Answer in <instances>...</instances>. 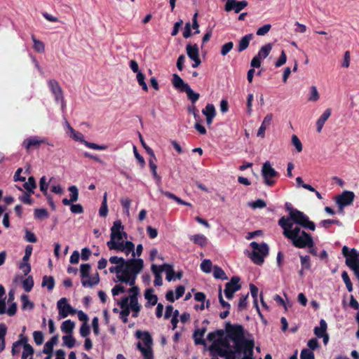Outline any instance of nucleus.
I'll return each mask as SVG.
<instances>
[{
    "label": "nucleus",
    "mask_w": 359,
    "mask_h": 359,
    "mask_svg": "<svg viewBox=\"0 0 359 359\" xmlns=\"http://www.w3.org/2000/svg\"><path fill=\"white\" fill-rule=\"evenodd\" d=\"M278 225L283 229V235L292 241V245L297 248H305L306 245H312L313 238L299 226L293 227V223L282 217L278 220Z\"/></svg>",
    "instance_id": "nucleus-1"
},
{
    "label": "nucleus",
    "mask_w": 359,
    "mask_h": 359,
    "mask_svg": "<svg viewBox=\"0 0 359 359\" xmlns=\"http://www.w3.org/2000/svg\"><path fill=\"white\" fill-rule=\"evenodd\" d=\"M143 268L144 261L142 259L131 258L126 259L122 275L118 277V280L129 285H134L137 275L142 271Z\"/></svg>",
    "instance_id": "nucleus-2"
},
{
    "label": "nucleus",
    "mask_w": 359,
    "mask_h": 359,
    "mask_svg": "<svg viewBox=\"0 0 359 359\" xmlns=\"http://www.w3.org/2000/svg\"><path fill=\"white\" fill-rule=\"evenodd\" d=\"M250 246L253 250L250 255V258L253 263L257 265H262L264 262V257L269 253L268 245L265 243L259 244L253 241L250 243Z\"/></svg>",
    "instance_id": "nucleus-3"
},
{
    "label": "nucleus",
    "mask_w": 359,
    "mask_h": 359,
    "mask_svg": "<svg viewBox=\"0 0 359 359\" xmlns=\"http://www.w3.org/2000/svg\"><path fill=\"white\" fill-rule=\"evenodd\" d=\"M289 221H292L293 223L297 224L303 228L309 229L311 231L316 229V224L313 222L309 220V217L303 212L297 210L291 214V217H286Z\"/></svg>",
    "instance_id": "nucleus-4"
},
{
    "label": "nucleus",
    "mask_w": 359,
    "mask_h": 359,
    "mask_svg": "<svg viewBox=\"0 0 359 359\" xmlns=\"http://www.w3.org/2000/svg\"><path fill=\"white\" fill-rule=\"evenodd\" d=\"M262 176L264 184L268 187H271L276 183V179L279 177L280 174L273 168H272L269 161H266L262 165Z\"/></svg>",
    "instance_id": "nucleus-5"
},
{
    "label": "nucleus",
    "mask_w": 359,
    "mask_h": 359,
    "mask_svg": "<svg viewBox=\"0 0 359 359\" xmlns=\"http://www.w3.org/2000/svg\"><path fill=\"white\" fill-rule=\"evenodd\" d=\"M342 255L346 257V264L349 268H355L356 264H359V252L355 248L349 250V248L344 245L342 248Z\"/></svg>",
    "instance_id": "nucleus-6"
},
{
    "label": "nucleus",
    "mask_w": 359,
    "mask_h": 359,
    "mask_svg": "<svg viewBox=\"0 0 359 359\" xmlns=\"http://www.w3.org/2000/svg\"><path fill=\"white\" fill-rule=\"evenodd\" d=\"M355 194L351 191H344L336 197V203L339 207V211L343 212L344 208L353 203Z\"/></svg>",
    "instance_id": "nucleus-7"
},
{
    "label": "nucleus",
    "mask_w": 359,
    "mask_h": 359,
    "mask_svg": "<svg viewBox=\"0 0 359 359\" xmlns=\"http://www.w3.org/2000/svg\"><path fill=\"white\" fill-rule=\"evenodd\" d=\"M57 307L59 311V315L61 318H65L69 314L74 315L76 310L68 304L67 299L65 297L61 298L57 303Z\"/></svg>",
    "instance_id": "nucleus-8"
},
{
    "label": "nucleus",
    "mask_w": 359,
    "mask_h": 359,
    "mask_svg": "<svg viewBox=\"0 0 359 359\" xmlns=\"http://www.w3.org/2000/svg\"><path fill=\"white\" fill-rule=\"evenodd\" d=\"M49 88L52 93L54 95L56 101H61L62 107L65 106V100L63 96V91L58 83L55 79H50L48 82Z\"/></svg>",
    "instance_id": "nucleus-9"
},
{
    "label": "nucleus",
    "mask_w": 359,
    "mask_h": 359,
    "mask_svg": "<svg viewBox=\"0 0 359 359\" xmlns=\"http://www.w3.org/2000/svg\"><path fill=\"white\" fill-rule=\"evenodd\" d=\"M68 127L70 130L74 133L73 138L76 140H79L81 143H83L86 147L89 149H96V150H106L108 147L105 144L100 145L95 143L88 142L85 140H83V135L80 133H76V131L70 126L68 123Z\"/></svg>",
    "instance_id": "nucleus-10"
},
{
    "label": "nucleus",
    "mask_w": 359,
    "mask_h": 359,
    "mask_svg": "<svg viewBox=\"0 0 359 359\" xmlns=\"http://www.w3.org/2000/svg\"><path fill=\"white\" fill-rule=\"evenodd\" d=\"M46 140L45 138L39 136H31L25 139L22 145L29 152L30 149H38L41 144L46 142Z\"/></svg>",
    "instance_id": "nucleus-11"
},
{
    "label": "nucleus",
    "mask_w": 359,
    "mask_h": 359,
    "mask_svg": "<svg viewBox=\"0 0 359 359\" xmlns=\"http://www.w3.org/2000/svg\"><path fill=\"white\" fill-rule=\"evenodd\" d=\"M248 3L247 1L243 0L241 1H231L229 2H226L224 6V11L226 12H230L231 11H234L236 13H240L244 8L248 6Z\"/></svg>",
    "instance_id": "nucleus-12"
},
{
    "label": "nucleus",
    "mask_w": 359,
    "mask_h": 359,
    "mask_svg": "<svg viewBox=\"0 0 359 359\" xmlns=\"http://www.w3.org/2000/svg\"><path fill=\"white\" fill-rule=\"evenodd\" d=\"M135 337L140 339L143 342V346H152L153 339L148 331L137 330L135 332Z\"/></svg>",
    "instance_id": "nucleus-13"
},
{
    "label": "nucleus",
    "mask_w": 359,
    "mask_h": 359,
    "mask_svg": "<svg viewBox=\"0 0 359 359\" xmlns=\"http://www.w3.org/2000/svg\"><path fill=\"white\" fill-rule=\"evenodd\" d=\"M241 278L238 276H233L230 281L225 284V289L229 292H232L235 293L238 291L241 288V285L240 284Z\"/></svg>",
    "instance_id": "nucleus-14"
},
{
    "label": "nucleus",
    "mask_w": 359,
    "mask_h": 359,
    "mask_svg": "<svg viewBox=\"0 0 359 359\" xmlns=\"http://www.w3.org/2000/svg\"><path fill=\"white\" fill-rule=\"evenodd\" d=\"M137 349H138L143 357V359H154V351L152 346H143L140 341L137 343Z\"/></svg>",
    "instance_id": "nucleus-15"
},
{
    "label": "nucleus",
    "mask_w": 359,
    "mask_h": 359,
    "mask_svg": "<svg viewBox=\"0 0 359 359\" xmlns=\"http://www.w3.org/2000/svg\"><path fill=\"white\" fill-rule=\"evenodd\" d=\"M210 352L212 356L219 355L224 357L226 355L227 349L222 348L217 341H215L209 347Z\"/></svg>",
    "instance_id": "nucleus-16"
},
{
    "label": "nucleus",
    "mask_w": 359,
    "mask_h": 359,
    "mask_svg": "<svg viewBox=\"0 0 359 359\" xmlns=\"http://www.w3.org/2000/svg\"><path fill=\"white\" fill-rule=\"evenodd\" d=\"M332 113L330 108L325 110L323 114L319 117L316 121V130L318 133H320L325 121L329 118Z\"/></svg>",
    "instance_id": "nucleus-17"
},
{
    "label": "nucleus",
    "mask_w": 359,
    "mask_h": 359,
    "mask_svg": "<svg viewBox=\"0 0 359 359\" xmlns=\"http://www.w3.org/2000/svg\"><path fill=\"white\" fill-rule=\"evenodd\" d=\"M273 115L271 114H267L262 121L258 132H257V136L264 137L265 135V130L266 128L270 126L271 121H272Z\"/></svg>",
    "instance_id": "nucleus-18"
},
{
    "label": "nucleus",
    "mask_w": 359,
    "mask_h": 359,
    "mask_svg": "<svg viewBox=\"0 0 359 359\" xmlns=\"http://www.w3.org/2000/svg\"><path fill=\"white\" fill-rule=\"evenodd\" d=\"M172 83L173 86L176 89H180L181 91L184 92L187 90V88L189 87V86L184 83L182 78L177 75V74H174L172 75Z\"/></svg>",
    "instance_id": "nucleus-19"
},
{
    "label": "nucleus",
    "mask_w": 359,
    "mask_h": 359,
    "mask_svg": "<svg viewBox=\"0 0 359 359\" xmlns=\"http://www.w3.org/2000/svg\"><path fill=\"white\" fill-rule=\"evenodd\" d=\"M253 38L252 34H248L245 35L243 37L241 38V39L239 41L238 45V51L239 53H241L246 50L250 44V41Z\"/></svg>",
    "instance_id": "nucleus-20"
},
{
    "label": "nucleus",
    "mask_w": 359,
    "mask_h": 359,
    "mask_svg": "<svg viewBox=\"0 0 359 359\" xmlns=\"http://www.w3.org/2000/svg\"><path fill=\"white\" fill-rule=\"evenodd\" d=\"M205 332V327H203L202 329H197L194 331L193 337L196 345H205V341L203 339V335Z\"/></svg>",
    "instance_id": "nucleus-21"
},
{
    "label": "nucleus",
    "mask_w": 359,
    "mask_h": 359,
    "mask_svg": "<svg viewBox=\"0 0 359 359\" xmlns=\"http://www.w3.org/2000/svg\"><path fill=\"white\" fill-rule=\"evenodd\" d=\"M189 240L194 244L201 248L205 247L208 244L207 238L203 234H194L189 236Z\"/></svg>",
    "instance_id": "nucleus-22"
},
{
    "label": "nucleus",
    "mask_w": 359,
    "mask_h": 359,
    "mask_svg": "<svg viewBox=\"0 0 359 359\" xmlns=\"http://www.w3.org/2000/svg\"><path fill=\"white\" fill-rule=\"evenodd\" d=\"M154 292V290L152 288H149L145 290L144 297L148 301L146 304V306H149L150 305L154 306L157 304L158 297L156 294H152Z\"/></svg>",
    "instance_id": "nucleus-23"
},
{
    "label": "nucleus",
    "mask_w": 359,
    "mask_h": 359,
    "mask_svg": "<svg viewBox=\"0 0 359 359\" xmlns=\"http://www.w3.org/2000/svg\"><path fill=\"white\" fill-rule=\"evenodd\" d=\"M151 271L154 274V285L161 286L163 285V279L161 273H162V269H160L158 266L156 264L151 265Z\"/></svg>",
    "instance_id": "nucleus-24"
},
{
    "label": "nucleus",
    "mask_w": 359,
    "mask_h": 359,
    "mask_svg": "<svg viewBox=\"0 0 359 359\" xmlns=\"http://www.w3.org/2000/svg\"><path fill=\"white\" fill-rule=\"evenodd\" d=\"M125 242L122 241H109L107 243V245L109 250H115L122 252L125 250Z\"/></svg>",
    "instance_id": "nucleus-25"
},
{
    "label": "nucleus",
    "mask_w": 359,
    "mask_h": 359,
    "mask_svg": "<svg viewBox=\"0 0 359 359\" xmlns=\"http://www.w3.org/2000/svg\"><path fill=\"white\" fill-rule=\"evenodd\" d=\"M327 328V323L325 320L321 319L320 320V327H315L313 332L314 334L318 337V338H321V337H323V334H326Z\"/></svg>",
    "instance_id": "nucleus-26"
},
{
    "label": "nucleus",
    "mask_w": 359,
    "mask_h": 359,
    "mask_svg": "<svg viewBox=\"0 0 359 359\" xmlns=\"http://www.w3.org/2000/svg\"><path fill=\"white\" fill-rule=\"evenodd\" d=\"M188 57L192 60L199 56V49L197 44H188L186 47Z\"/></svg>",
    "instance_id": "nucleus-27"
},
{
    "label": "nucleus",
    "mask_w": 359,
    "mask_h": 359,
    "mask_svg": "<svg viewBox=\"0 0 359 359\" xmlns=\"http://www.w3.org/2000/svg\"><path fill=\"white\" fill-rule=\"evenodd\" d=\"M75 327V323L71 320H67L62 323L61 330L67 334H72Z\"/></svg>",
    "instance_id": "nucleus-28"
},
{
    "label": "nucleus",
    "mask_w": 359,
    "mask_h": 359,
    "mask_svg": "<svg viewBox=\"0 0 359 359\" xmlns=\"http://www.w3.org/2000/svg\"><path fill=\"white\" fill-rule=\"evenodd\" d=\"M88 278V280H81V283L83 287H92L97 285L100 282V276L97 272L93 277Z\"/></svg>",
    "instance_id": "nucleus-29"
},
{
    "label": "nucleus",
    "mask_w": 359,
    "mask_h": 359,
    "mask_svg": "<svg viewBox=\"0 0 359 359\" xmlns=\"http://www.w3.org/2000/svg\"><path fill=\"white\" fill-rule=\"evenodd\" d=\"M158 267L160 269H162V272L164 271L166 272V280L171 281L175 274L172 266L168 264H163L161 266H158Z\"/></svg>",
    "instance_id": "nucleus-30"
},
{
    "label": "nucleus",
    "mask_w": 359,
    "mask_h": 359,
    "mask_svg": "<svg viewBox=\"0 0 359 359\" xmlns=\"http://www.w3.org/2000/svg\"><path fill=\"white\" fill-rule=\"evenodd\" d=\"M29 258V257L24 255L22 262L19 265V268L22 270L25 276H27L31 271V265L28 263Z\"/></svg>",
    "instance_id": "nucleus-31"
},
{
    "label": "nucleus",
    "mask_w": 359,
    "mask_h": 359,
    "mask_svg": "<svg viewBox=\"0 0 359 359\" xmlns=\"http://www.w3.org/2000/svg\"><path fill=\"white\" fill-rule=\"evenodd\" d=\"M250 289L251 295L253 298V302H254L255 306H256L257 311L259 313V316H262L261 311L259 310V308L258 306V304H257V294H258L259 290H258L257 287L255 286L254 284L250 285Z\"/></svg>",
    "instance_id": "nucleus-32"
},
{
    "label": "nucleus",
    "mask_w": 359,
    "mask_h": 359,
    "mask_svg": "<svg viewBox=\"0 0 359 359\" xmlns=\"http://www.w3.org/2000/svg\"><path fill=\"white\" fill-rule=\"evenodd\" d=\"M161 192L164 196H165L166 197H168V198H170V199H172V200L175 201H176L177 203H179V204L184 205L191 206V203L184 201H183V200H182L180 198H179L178 196H175L174 194H172V193H171V192H169V191H163V190H161Z\"/></svg>",
    "instance_id": "nucleus-33"
},
{
    "label": "nucleus",
    "mask_w": 359,
    "mask_h": 359,
    "mask_svg": "<svg viewBox=\"0 0 359 359\" xmlns=\"http://www.w3.org/2000/svg\"><path fill=\"white\" fill-rule=\"evenodd\" d=\"M42 286L47 287V289L50 291L55 287V280L53 276H44L42 280Z\"/></svg>",
    "instance_id": "nucleus-34"
},
{
    "label": "nucleus",
    "mask_w": 359,
    "mask_h": 359,
    "mask_svg": "<svg viewBox=\"0 0 359 359\" xmlns=\"http://www.w3.org/2000/svg\"><path fill=\"white\" fill-rule=\"evenodd\" d=\"M107 196V192H105L104 194L103 200L102 202L101 207L99 210V215L100 217H105L108 213Z\"/></svg>",
    "instance_id": "nucleus-35"
},
{
    "label": "nucleus",
    "mask_w": 359,
    "mask_h": 359,
    "mask_svg": "<svg viewBox=\"0 0 359 359\" xmlns=\"http://www.w3.org/2000/svg\"><path fill=\"white\" fill-rule=\"evenodd\" d=\"M271 49L272 45L267 43L260 48L257 55H258L259 57H262V59H264L269 55Z\"/></svg>",
    "instance_id": "nucleus-36"
},
{
    "label": "nucleus",
    "mask_w": 359,
    "mask_h": 359,
    "mask_svg": "<svg viewBox=\"0 0 359 359\" xmlns=\"http://www.w3.org/2000/svg\"><path fill=\"white\" fill-rule=\"evenodd\" d=\"M202 113L205 117H215L216 110L214 104H208L202 110Z\"/></svg>",
    "instance_id": "nucleus-37"
},
{
    "label": "nucleus",
    "mask_w": 359,
    "mask_h": 359,
    "mask_svg": "<svg viewBox=\"0 0 359 359\" xmlns=\"http://www.w3.org/2000/svg\"><path fill=\"white\" fill-rule=\"evenodd\" d=\"M213 276L217 279L227 280L228 277L224 273V270L218 266H215L213 268Z\"/></svg>",
    "instance_id": "nucleus-38"
},
{
    "label": "nucleus",
    "mask_w": 359,
    "mask_h": 359,
    "mask_svg": "<svg viewBox=\"0 0 359 359\" xmlns=\"http://www.w3.org/2000/svg\"><path fill=\"white\" fill-rule=\"evenodd\" d=\"M32 39L34 43V46H33L34 49L38 53H44V51H45L44 43L42 41L36 39V38L35 37V36L34 34L32 35Z\"/></svg>",
    "instance_id": "nucleus-39"
},
{
    "label": "nucleus",
    "mask_w": 359,
    "mask_h": 359,
    "mask_svg": "<svg viewBox=\"0 0 359 359\" xmlns=\"http://www.w3.org/2000/svg\"><path fill=\"white\" fill-rule=\"evenodd\" d=\"M224 332L222 330H217L216 331L211 332L208 333L207 336V339L210 341H217L216 338L220 339L224 336Z\"/></svg>",
    "instance_id": "nucleus-40"
},
{
    "label": "nucleus",
    "mask_w": 359,
    "mask_h": 359,
    "mask_svg": "<svg viewBox=\"0 0 359 359\" xmlns=\"http://www.w3.org/2000/svg\"><path fill=\"white\" fill-rule=\"evenodd\" d=\"M34 215L36 219L42 220L49 217V213L47 210L44 208H36L34 210Z\"/></svg>",
    "instance_id": "nucleus-41"
},
{
    "label": "nucleus",
    "mask_w": 359,
    "mask_h": 359,
    "mask_svg": "<svg viewBox=\"0 0 359 359\" xmlns=\"http://www.w3.org/2000/svg\"><path fill=\"white\" fill-rule=\"evenodd\" d=\"M34 279L32 276H28L23 281H22V287L23 289L29 292L32 290L34 287Z\"/></svg>",
    "instance_id": "nucleus-42"
},
{
    "label": "nucleus",
    "mask_w": 359,
    "mask_h": 359,
    "mask_svg": "<svg viewBox=\"0 0 359 359\" xmlns=\"http://www.w3.org/2000/svg\"><path fill=\"white\" fill-rule=\"evenodd\" d=\"M90 265L89 264H82L80 266V274L81 280L90 278Z\"/></svg>",
    "instance_id": "nucleus-43"
},
{
    "label": "nucleus",
    "mask_w": 359,
    "mask_h": 359,
    "mask_svg": "<svg viewBox=\"0 0 359 359\" xmlns=\"http://www.w3.org/2000/svg\"><path fill=\"white\" fill-rule=\"evenodd\" d=\"M63 345L69 348H72L75 346L76 339L72 334H67L62 337Z\"/></svg>",
    "instance_id": "nucleus-44"
},
{
    "label": "nucleus",
    "mask_w": 359,
    "mask_h": 359,
    "mask_svg": "<svg viewBox=\"0 0 359 359\" xmlns=\"http://www.w3.org/2000/svg\"><path fill=\"white\" fill-rule=\"evenodd\" d=\"M187 93V95L189 100L194 104L200 97V95L198 93H195L190 86L187 88V90L184 91Z\"/></svg>",
    "instance_id": "nucleus-45"
},
{
    "label": "nucleus",
    "mask_w": 359,
    "mask_h": 359,
    "mask_svg": "<svg viewBox=\"0 0 359 359\" xmlns=\"http://www.w3.org/2000/svg\"><path fill=\"white\" fill-rule=\"evenodd\" d=\"M20 299L22 301V309H29V310H31L34 308V304L29 301L27 295H26V294L21 295Z\"/></svg>",
    "instance_id": "nucleus-46"
},
{
    "label": "nucleus",
    "mask_w": 359,
    "mask_h": 359,
    "mask_svg": "<svg viewBox=\"0 0 359 359\" xmlns=\"http://www.w3.org/2000/svg\"><path fill=\"white\" fill-rule=\"evenodd\" d=\"M34 353L33 347L30 344H25V347H23L21 359H27L28 356L32 357Z\"/></svg>",
    "instance_id": "nucleus-47"
},
{
    "label": "nucleus",
    "mask_w": 359,
    "mask_h": 359,
    "mask_svg": "<svg viewBox=\"0 0 359 359\" xmlns=\"http://www.w3.org/2000/svg\"><path fill=\"white\" fill-rule=\"evenodd\" d=\"M341 278H342V280H343V281L344 282V283L346 285V287L348 291L349 292H352L353 291V285H352V283H351V279L349 278V276H348V273L346 271L342 272Z\"/></svg>",
    "instance_id": "nucleus-48"
},
{
    "label": "nucleus",
    "mask_w": 359,
    "mask_h": 359,
    "mask_svg": "<svg viewBox=\"0 0 359 359\" xmlns=\"http://www.w3.org/2000/svg\"><path fill=\"white\" fill-rule=\"evenodd\" d=\"M68 190L70 191V201L72 203L77 201L79 198L78 188L75 185H72L68 188Z\"/></svg>",
    "instance_id": "nucleus-49"
},
{
    "label": "nucleus",
    "mask_w": 359,
    "mask_h": 359,
    "mask_svg": "<svg viewBox=\"0 0 359 359\" xmlns=\"http://www.w3.org/2000/svg\"><path fill=\"white\" fill-rule=\"evenodd\" d=\"M144 79H145V76L143 73L138 72L137 74V80L139 85L142 87V88L144 91H147L148 87H147V83L144 81Z\"/></svg>",
    "instance_id": "nucleus-50"
},
{
    "label": "nucleus",
    "mask_w": 359,
    "mask_h": 359,
    "mask_svg": "<svg viewBox=\"0 0 359 359\" xmlns=\"http://www.w3.org/2000/svg\"><path fill=\"white\" fill-rule=\"evenodd\" d=\"M130 307L133 312L139 313L141 309V306L138 303L137 298H130Z\"/></svg>",
    "instance_id": "nucleus-51"
},
{
    "label": "nucleus",
    "mask_w": 359,
    "mask_h": 359,
    "mask_svg": "<svg viewBox=\"0 0 359 359\" xmlns=\"http://www.w3.org/2000/svg\"><path fill=\"white\" fill-rule=\"evenodd\" d=\"M120 203L124 210V212L129 215L130 208L131 205V200L128 198H121L120 200Z\"/></svg>",
    "instance_id": "nucleus-52"
},
{
    "label": "nucleus",
    "mask_w": 359,
    "mask_h": 359,
    "mask_svg": "<svg viewBox=\"0 0 359 359\" xmlns=\"http://www.w3.org/2000/svg\"><path fill=\"white\" fill-rule=\"evenodd\" d=\"M48 184L49 182H46V177L45 176L41 177L39 181V188L43 195H46V193H48Z\"/></svg>",
    "instance_id": "nucleus-53"
},
{
    "label": "nucleus",
    "mask_w": 359,
    "mask_h": 359,
    "mask_svg": "<svg viewBox=\"0 0 359 359\" xmlns=\"http://www.w3.org/2000/svg\"><path fill=\"white\" fill-rule=\"evenodd\" d=\"M212 266V262L210 259H204L201 264V269L205 273H210Z\"/></svg>",
    "instance_id": "nucleus-54"
},
{
    "label": "nucleus",
    "mask_w": 359,
    "mask_h": 359,
    "mask_svg": "<svg viewBox=\"0 0 359 359\" xmlns=\"http://www.w3.org/2000/svg\"><path fill=\"white\" fill-rule=\"evenodd\" d=\"M23 187L25 189H35L36 187V181H35V179L33 176H30L29 178H28V180L27 182H25L23 184Z\"/></svg>",
    "instance_id": "nucleus-55"
},
{
    "label": "nucleus",
    "mask_w": 359,
    "mask_h": 359,
    "mask_svg": "<svg viewBox=\"0 0 359 359\" xmlns=\"http://www.w3.org/2000/svg\"><path fill=\"white\" fill-rule=\"evenodd\" d=\"M291 141L292 144L296 148L297 152H301L302 151L303 147L299 137L296 135H292Z\"/></svg>",
    "instance_id": "nucleus-56"
},
{
    "label": "nucleus",
    "mask_w": 359,
    "mask_h": 359,
    "mask_svg": "<svg viewBox=\"0 0 359 359\" xmlns=\"http://www.w3.org/2000/svg\"><path fill=\"white\" fill-rule=\"evenodd\" d=\"M301 359H315L314 353L312 351L304 348L301 351L300 354Z\"/></svg>",
    "instance_id": "nucleus-57"
},
{
    "label": "nucleus",
    "mask_w": 359,
    "mask_h": 359,
    "mask_svg": "<svg viewBox=\"0 0 359 359\" xmlns=\"http://www.w3.org/2000/svg\"><path fill=\"white\" fill-rule=\"evenodd\" d=\"M248 297V293L245 295L241 296V297L239 299L238 304V309L239 311H243V309H245L247 307Z\"/></svg>",
    "instance_id": "nucleus-58"
},
{
    "label": "nucleus",
    "mask_w": 359,
    "mask_h": 359,
    "mask_svg": "<svg viewBox=\"0 0 359 359\" xmlns=\"http://www.w3.org/2000/svg\"><path fill=\"white\" fill-rule=\"evenodd\" d=\"M302 267L305 269H310L311 268V259L308 255L302 256L300 255Z\"/></svg>",
    "instance_id": "nucleus-59"
},
{
    "label": "nucleus",
    "mask_w": 359,
    "mask_h": 359,
    "mask_svg": "<svg viewBox=\"0 0 359 359\" xmlns=\"http://www.w3.org/2000/svg\"><path fill=\"white\" fill-rule=\"evenodd\" d=\"M33 337L34 342L36 345H41L43 342V334L41 331H34L33 332Z\"/></svg>",
    "instance_id": "nucleus-60"
},
{
    "label": "nucleus",
    "mask_w": 359,
    "mask_h": 359,
    "mask_svg": "<svg viewBox=\"0 0 359 359\" xmlns=\"http://www.w3.org/2000/svg\"><path fill=\"white\" fill-rule=\"evenodd\" d=\"M233 47V43L232 41H229L228 43H224L221 48L222 55H226L231 51Z\"/></svg>",
    "instance_id": "nucleus-61"
},
{
    "label": "nucleus",
    "mask_w": 359,
    "mask_h": 359,
    "mask_svg": "<svg viewBox=\"0 0 359 359\" xmlns=\"http://www.w3.org/2000/svg\"><path fill=\"white\" fill-rule=\"evenodd\" d=\"M109 271L111 273H116V278L118 279V277L120 275H122V271H123V268L122 267V265H116L111 266L109 269Z\"/></svg>",
    "instance_id": "nucleus-62"
},
{
    "label": "nucleus",
    "mask_w": 359,
    "mask_h": 359,
    "mask_svg": "<svg viewBox=\"0 0 359 359\" xmlns=\"http://www.w3.org/2000/svg\"><path fill=\"white\" fill-rule=\"evenodd\" d=\"M25 239L29 243H36L37 241V238L35 234L28 229L25 230Z\"/></svg>",
    "instance_id": "nucleus-63"
},
{
    "label": "nucleus",
    "mask_w": 359,
    "mask_h": 359,
    "mask_svg": "<svg viewBox=\"0 0 359 359\" xmlns=\"http://www.w3.org/2000/svg\"><path fill=\"white\" fill-rule=\"evenodd\" d=\"M271 27V26L269 24L264 25L257 30L256 34L258 36H264L269 32Z\"/></svg>",
    "instance_id": "nucleus-64"
}]
</instances>
